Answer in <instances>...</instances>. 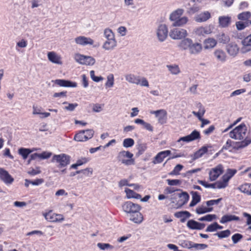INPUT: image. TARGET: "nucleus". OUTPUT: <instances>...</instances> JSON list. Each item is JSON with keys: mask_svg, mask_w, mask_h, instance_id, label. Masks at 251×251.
<instances>
[{"mask_svg": "<svg viewBox=\"0 0 251 251\" xmlns=\"http://www.w3.org/2000/svg\"><path fill=\"white\" fill-rule=\"evenodd\" d=\"M229 137L236 140L240 144L241 148L248 146L251 142V140L248 138V132L245 125L241 124L229 132Z\"/></svg>", "mask_w": 251, "mask_h": 251, "instance_id": "obj_1", "label": "nucleus"}, {"mask_svg": "<svg viewBox=\"0 0 251 251\" xmlns=\"http://www.w3.org/2000/svg\"><path fill=\"white\" fill-rule=\"evenodd\" d=\"M182 50H187L191 55H197L202 50V45L199 42H195L189 38L182 40L178 45Z\"/></svg>", "mask_w": 251, "mask_h": 251, "instance_id": "obj_2", "label": "nucleus"}, {"mask_svg": "<svg viewBox=\"0 0 251 251\" xmlns=\"http://www.w3.org/2000/svg\"><path fill=\"white\" fill-rule=\"evenodd\" d=\"M104 41L102 45V49L105 51H110L114 50L117 46V41L115 34L109 28H106L103 31Z\"/></svg>", "mask_w": 251, "mask_h": 251, "instance_id": "obj_3", "label": "nucleus"}, {"mask_svg": "<svg viewBox=\"0 0 251 251\" xmlns=\"http://www.w3.org/2000/svg\"><path fill=\"white\" fill-rule=\"evenodd\" d=\"M189 198V195L185 192L174 194L170 198L172 208L178 209L181 207L187 202Z\"/></svg>", "mask_w": 251, "mask_h": 251, "instance_id": "obj_4", "label": "nucleus"}, {"mask_svg": "<svg viewBox=\"0 0 251 251\" xmlns=\"http://www.w3.org/2000/svg\"><path fill=\"white\" fill-rule=\"evenodd\" d=\"M183 13L184 10L182 9H177L171 13L169 19L173 22L174 26H182L188 23V17H182Z\"/></svg>", "mask_w": 251, "mask_h": 251, "instance_id": "obj_5", "label": "nucleus"}, {"mask_svg": "<svg viewBox=\"0 0 251 251\" xmlns=\"http://www.w3.org/2000/svg\"><path fill=\"white\" fill-rule=\"evenodd\" d=\"M42 216L45 220L48 223H61L65 221L63 215L57 213L51 209L45 211L42 213Z\"/></svg>", "mask_w": 251, "mask_h": 251, "instance_id": "obj_6", "label": "nucleus"}, {"mask_svg": "<svg viewBox=\"0 0 251 251\" xmlns=\"http://www.w3.org/2000/svg\"><path fill=\"white\" fill-rule=\"evenodd\" d=\"M126 80L129 83L140 85L142 87H149V83L144 77H141L132 74H128L125 75Z\"/></svg>", "mask_w": 251, "mask_h": 251, "instance_id": "obj_7", "label": "nucleus"}, {"mask_svg": "<svg viewBox=\"0 0 251 251\" xmlns=\"http://www.w3.org/2000/svg\"><path fill=\"white\" fill-rule=\"evenodd\" d=\"M74 58L76 63L81 65L92 66L96 63L95 59L93 57L78 52L74 54Z\"/></svg>", "mask_w": 251, "mask_h": 251, "instance_id": "obj_8", "label": "nucleus"}, {"mask_svg": "<svg viewBox=\"0 0 251 251\" xmlns=\"http://www.w3.org/2000/svg\"><path fill=\"white\" fill-rule=\"evenodd\" d=\"M51 161L57 164L58 167L63 168L70 164V157L69 155L64 153L56 154L52 156Z\"/></svg>", "mask_w": 251, "mask_h": 251, "instance_id": "obj_9", "label": "nucleus"}, {"mask_svg": "<svg viewBox=\"0 0 251 251\" xmlns=\"http://www.w3.org/2000/svg\"><path fill=\"white\" fill-rule=\"evenodd\" d=\"M133 156V154L128 151H122L118 153L117 158L122 163L128 165L134 164Z\"/></svg>", "mask_w": 251, "mask_h": 251, "instance_id": "obj_10", "label": "nucleus"}, {"mask_svg": "<svg viewBox=\"0 0 251 251\" xmlns=\"http://www.w3.org/2000/svg\"><path fill=\"white\" fill-rule=\"evenodd\" d=\"M224 167L219 164L211 168L208 172V179L210 181H216L224 173Z\"/></svg>", "mask_w": 251, "mask_h": 251, "instance_id": "obj_11", "label": "nucleus"}, {"mask_svg": "<svg viewBox=\"0 0 251 251\" xmlns=\"http://www.w3.org/2000/svg\"><path fill=\"white\" fill-rule=\"evenodd\" d=\"M213 26L211 25L200 26L193 30L194 35L197 37H204L207 35L212 33Z\"/></svg>", "mask_w": 251, "mask_h": 251, "instance_id": "obj_12", "label": "nucleus"}, {"mask_svg": "<svg viewBox=\"0 0 251 251\" xmlns=\"http://www.w3.org/2000/svg\"><path fill=\"white\" fill-rule=\"evenodd\" d=\"M93 135L94 131L93 130H82L76 134L74 139L76 142H85L92 138Z\"/></svg>", "mask_w": 251, "mask_h": 251, "instance_id": "obj_13", "label": "nucleus"}, {"mask_svg": "<svg viewBox=\"0 0 251 251\" xmlns=\"http://www.w3.org/2000/svg\"><path fill=\"white\" fill-rule=\"evenodd\" d=\"M156 33L159 41L161 42L164 41L167 39L168 34L167 25L164 24H159L156 28Z\"/></svg>", "mask_w": 251, "mask_h": 251, "instance_id": "obj_14", "label": "nucleus"}, {"mask_svg": "<svg viewBox=\"0 0 251 251\" xmlns=\"http://www.w3.org/2000/svg\"><path fill=\"white\" fill-rule=\"evenodd\" d=\"M122 208L123 211L129 215L136 212L140 211L141 209V207L138 204L127 201L123 205Z\"/></svg>", "mask_w": 251, "mask_h": 251, "instance_id": "obj_15", "label": "nucleus"}, {"mask_svg": "<svg viewBox=\"0 0 251 251\" xmlns=\"http://www.w3.org/2000/svg\"><path fill=\"white\" fill-rule=\"evenodd\" d=\"M150 113L154 115L159 124L164 125L167 123V112L166 110L161 109L155 111H151Z\"/></svg>", "mask_w": 251, "mask_h": 251, "instance_id": "obj_16", "label": "nucleus"}, {"mask_svg": "<svg viewBox=\"0 0 251 251\" xmlns=\"http://www.w3.org/2000/svg\"><path fill=\"white\" fill-rule=\"evenodd\" d=\"M200 138L201 135L200 132L196 130H194L190 134L179 138L177 140V142L178 143H181L182 142L188 143L197 139H200Z\"/></svg>", "mask_w": 251, "mask_h": 251, "instance_id": "obj_17", "label": "nucleus"}, {"mask_svg": "<svg viewBox=\"0 0 251 251\" xmlns=\"http://www.w3.org/2000/svg\"><path fill=\"white\" fill-rule=\"evenodd\" d=\"M187 35V31L183 28H174L170 32V37L174 40H179Z\"/></svg>", "mask_w": 251, "mask_h": 251, "instance_id": "obj_18", "label": "nucleus"}, {"mask_svg": "<svg viewBox=\"0 0 251 251\" xmlns=\"http://www.w3.org/2000/svg\"><path fill=\"white\" fill-rule=\"evenodd\" d=\"M47 58L48 60L52 64L58 65L63 64L61 56L55 51L48 52L47 53Z\"/></svg>", "mask_w": 251, "mask_h": 251, "instance_id": "obj_19", "label": "nucleus"}, {"mask_svg": "<svg viewBox=\"0 0 251 251\" xmlns=\"http://www.w3.org/2000/svg\"><path fill=\"white\" fill-rule=\"evenodd\" d=\"M226 50L229 56L235 57L239 53V47L236 43L230 42L226 46Z\"/></svg>", "mask_w": 251, "mask_h": 251, "instance_id": "obj_20", "label": "nucleus"}, {"mask_svg": "<svg viewBox=\"0 0 251 251\" xmlns=\"http://www.w3.org/2000/svg\"><path fill=\"white\" fill-rule=\"evenodd\" d=\"M0 179L6 184H11L14 181V178L5 169L0 168Z\"/></svg>", "mask_w": 251, "mask_h": 251, "instance_id": "obj_21", "label": "nucleus"}, {"mask_svg": "<svg viewBox=\"0 0 251 251\" xmlns=\"http://www.w3.org/2000/svg\"><path fill=\"white\" fill-rule=\"evenodd\" d=\"M217 45V41L212 37H209L203 41L202 48L206 50H210L214 49Z\"/></svg>", "mask_w": 251, "mask_h": 251, "instance_id": "obj_22", "label": "nucleus"}, {"mask_svg": "<svg viewBox=\"0 0 251 251\" xmlns=\"http://www.w3.org/2000/svg\"><path fill=\"white\" fill-rule=\"evenodd\" d=\"M54 83L60 87L65 88H76L77 86L75 82L66 79H56Z\"/></svg>", "mask_w": 251, "mask_h": 251, "instance_id": "obj_23", "label": "nucleus"}, {"mask_svg": "<svg viewBox=\"0 0 251 251\" xmlns=\"http://www.w3.org/2000/svg\"><path fill=\"white\" fill-rule=\"evenodd\" d=\"M241 45V51L243 53H246L251 50V34L242 40Z\"/></svg>", "mask_w": 251, "mask_h": 251, "instance_id": "obj_24", "label": "nucleus"}, {"mask_svg": "<svg viewBox=\"0 0 251 251\" xmlns=\"http://www.w3.org/2000/svg\"><path fill=\"white\" fill-rule=\"evenodd\" d=\"M171 152L169 150H166L162 151L158 153L154 157L152 163L154 164H157L162 163L164 159L168 156L170 155Z\"/></svg>", "mask_w": 251, "mask_h": 251, "instance_id": "obj_25", "label": "nucleus"}, {"mask_svg": "<svg viewBox=\"0 0 251 251\" xmlns=\"http://www.w3.org/2000/svg\"><path fill=\"white\" fill-rule=\"evenodd\" d=\"M75 43L78 45L85 46V45H93L94 44V40L91 38L86 37L85 36H78L75 39Z\"/></svg>", "mask_w": 251, "mask_h": 251, "instance_id": "obj_26", "label": "nucleus"}, {"mask_svg": "<svg viewBox=\"0 0 251 251\" xmlns=\"http://www.w3.org/2000/svg\"><path fill=\"white\" fill-rule=\"evenodd\" d=\"M187 226L193 230H201L204 228L205 225L203 224L199 223L194 220H190L187 222Z\"/></svg>", "mask_w": 251, "mask_h": 251, "instance_id": "obj_27", "label": "nucleus"}, {"mask_svg": "<svg viewBox=\"0 0 251 251\" xmlns=\"http://www.w3.org/2000/svg\"><path fill=\"white\" fill-rule=\"evenodd\" d=\"M211 14L208 11L202 12L195 17V20L198 23H202L210 19Z\"/></svg>", "mask_w": 251, "mask_h": 251, "instance_id": "obj_28", "label": "nucleus"}, {"mask_svg": "<svg viewBox=\"0 0 251 251\" xmlns=\"http://www.w3.org/2000/svg\"><path fill=\"white\" fill-rule=\"evenodd\" d=\"M128 216L130 221L137 224H141L144 219L143 216L140 211H137L133 213L132 214H130Z\"/></svg>", "mask_w": 251, "mask_h": 251, "instance_id": "obj_29", "label": "nucleus"}, {"mask_svg": "<svg viewBox=\"0 0 251 251\" xmlns=\"http://www.w3.org/2000/svg\"><path fill=\"white\" fill-rule=\"evenodd\" d=\"M214 55L217 60L220 62H224L227 59L225 52L221 49H217L214 52Z\"/></svg>", "mask_w": 251, "mask_h": 251, "instance_id": "obj_30", "label": "nucleus"}, {"mask_svg": "<svg viewBox=\"0 0 251 251\" xmlns=\"http://www.w3.org/2000/svg\"><path fill=\"white\" fill-rule=\"evenodd\" d=\"M218 21L220 27H226L229 25L231 22V18L229 16H222L219 17Z\"/></svg>", "mask_w": 251, "mask_h": 251, "instance_id": "obj_31", "label": "nucleus"}, {"mask_svg": "<svg viewBox=\"0 0 251 251\" xmlns=\"http://www.w3.org/2000/svg\"><path fill=\"white\" fill-rule=\"evenodd\" d=\"M207 152V148L206 147H202L191 156V159L195 160L202 157Z\"/></svg>", "mask_w": 251, "mask_h": 251, "instance_id": "obj_32", "label": "nucleus"}, {"mask_svg": "<svg viewBox=\"0 0 251 251\" xmlns=\"http://www.w3.org/2000/svg\"><path fill=\"white\" fill-rule=\"evenodd\" d=\"M228 182L222 178L221 180L213 183V189H223L228 186Z\"/></svg>", "mask_w": 251, "mask_h": 251, "instance_id": "obj_33", "label": "nucleus"}, {"mask_svg": "<svg viewBox=\"0 0 251 251\" xmlns=\"http://www.w3.org/2000/svg\"><path fill=\"white\" fill-rule=\"evenodd\" d=\"M239 218L233 215L226 214L223 216L220 220V222L221 224H225L227 222H231L233 221H238Z\"/></svg>", "mask_w": 251, "mask_h": 251, "instance_id": "obj_34", "label": "nucleus"}, {"mask_svg": "<svg viewBox=\"0 0 251 251\" xmlns=\"http://www.w3.org/2000/svg\"><path fill=\"white\" fill-rule=\"evenodd\" d=\"M125 192L126 195V197L127 199H140V195L134 192L128 188H125Z\"/></svg>", "mask_w": 251, "mask_h": 251, "instance_id": "obj_35", "label": "nucleus"}, {"mask_svg": "<svg viewBox=\"0 0 251 251\" xmlns=\"http://www.w3.org/2000/svg\"><path fill=\"white\" fill-rule=\"evenodd\" d=\"M237 170L236 169L228 168L226 170V172L222 177L228 182L229 180L234 176Z\"/></svg>", "mask_w": 251, "mask_h": 251, "instance_id": "obj_36", "label": "nucleus"}, {"mask_svg": "<svg viewBox=\"0 0 251 251\" xmlns=\"http://www.w3.org/2000/svg\"><path fill=\"white\" fill-rule=\"evenodd\" d=\"M213 209L212 207H207L204 205H201L197 207L196 209V212L198 214L201 215L211 212Z\"/></svg>", "mask_w": 251, "mask_h": 251, "instance_id": "obj_37", "label": "nucleus"}, {"mask_svg": "<svg viewBox=\"0 0 251 251\" xmlns=\"http://www.w3.org/2000/svg\"><path fill=\"white\" fill-rule=\"evenodd\" d=\"M175 216L180 218L181 221L183 222L191 216V214L187 211H182L176 212L175 214Z\"/></svg>", "mask_w": 251, "mask_h": 251, "instance_id": "obj_38", "label": "nucleus"}, {"mask_svg": "<svg viewBox=\"0 0 251 251\" xmlns=\"http://www.w3.org/2000/svg\"><path fill=\"white\" fill-rule=\"evenodd\" d=\"M168 69L169 72L173 75H177L179 74L180 72L179 68L178 65L174 64V65H169L166 66Z\"/></svg>", "mask_w": 251, "mask_h": 251, "instance_id": "obj_39", "label": "nucleus"}, {"mask_svg": "<svg viewBox=\"0 0 251 251\" xmlns=\"http://www.w3.org/2000/svg\"><path fill=\"white\" fill-rule=\"evenodd\" d=\"M223 227L217 224V223L215 222L208 225L205 231L206 232H213L217 231L218 229H222Z\"/></svg>", "mask_w": 251, "mask_h": 251, "instance_id": "obj_40", "label": "nucleus"}, {"mask_svg": "<svg viewBox=\"0 0 251 251\" xmlns=\"http://www.w3.org/2000/svg\"><path fill=\"white\" fill-rule=\"evenodd\" d=\"M201 201L200 196L196 192L193 193L192 194V201L190 203V207H193L198 203Z\"/></svg>", "mask_w": 251, "mask_h": 251, "instance_id": "obj_41", "label": "nucleus"}, {"mask_svg": "<svg viewBox=\"0 0 251 251\" xmlns=\"http://www.w3.org/2000/svg\"><path fill=\"white\" fill-rule=\"evenodd\" d=\"M51 153L49 151H44L40 153H35L32 156L34 158H38L40 159H46L50 158Z\"/></svg>", "mask_w": 251, "mask_h": 251, "instance_id": "obj_42", "label": "nucleus"}, {"mask_svg": "<svg viewBox=\"0 0 251 251\" xmlns=\"http://www.w3.org/2000/svg\"><path fill=\"white\" fill-rule=\"evenodd\" d=\"M231 234V232L229 229L217 232L215 235L220 239L226 238L228 237Z\"/></svg>", "mask_w": 251, "mask_h": 251, "instance_id": "obj_43", "label": "nucleus"}, {"mask_svg": "<svg viewBox=\"0 0 251 251\" xmlns=\"http://www.w3.org/2000/svg\"><path fill=\"white\" fill-rule=\"evenodd\" d=\"M33 151V150H31L29 149L26 148H21L19 149L18 152L23 157L24 159H26L28 155Z\"/></svg>", "mask_w": 251, "mask_h": 251, "instance_id": "obj_44", "label": "nucleus"}, {"mask_svg": "<svg viewBox=\"0 0 251 251\" xmlns=\"http://www.w3.org/2000/svg\"><path fill=\"white\" fill-rule=\"evenodd\" d=\"M114 84V76L113 74H109L106 77L105 86L107 88H111Z\"/></svg>", "mask_w": 251, "mask_h": 251, "instance_id": "obj_45", "label": "nucleus"}, {"mask_svg": "<svg viewBox=\"0 0 251 251\" xmlns=\"http://www.w3.org/2000/svg\"><path fill=\"white\" fill-rule=\"evenodd\" d=\"M251 17V13L250 11H245L239 14L237 16L238 19L242 21L249 20Z\"/></svg>", "mask_w": 251, "mask_h": 251, "instance_id": "obj_46", "label": "nucleus"}, {"mask_svg": "<svg viewBox=\"0 0 251 251\" xmlns=\"http://www.w3.org/2000/svg\"><path fill=\"white\" fill-rule=\"evenodd\" d=\"M134 144L133 139L128 138L124 140L123 145L125 148H128L132 147Z\"/></svg>", "mask_w": 251, "mask_h": 251, "instance_id": "obj_47", "label": "nucleus"}, {"mask_svg": "<svg viewBox=\"0 0 251 251\" xmlns=\"http://www.w3.org/2000/svg\"><path fill=\"white\" fill-rule=\"evenodd\" d=\"M183 166L180 164H177L174 168L173 170L170 173V175H178L180 171L183 169Z\"/></svg>", "mask_w": 251, "mask_h": 251, "instance_id": "obj_48", "label": "nucleus"}, {"mask_svg": "<svg viewBox=\"0 0 251 251\" xmlns=\"http://www.w3.org/2000/svg\"><path fill=\"white\" fill-rule=\"evenodd\" d=\"M90 75L92 80L96 82L101 81L103 79V78L101 76H96L95 75V72L93 70L90 71Z\"/></svg>", "mask_w": 251, "mask_h": 251, "instance_id": "obj_49", "label": "nucleus"}, {"mask_svg": "<svg viewBox=\"0 0 251 251\" xmlns=\"http://www.w3.org/2000/svg\"><path fill=\"white\" fill-rule=\"evenodd\" d=\"M218 39L221 43L224 44L227 43L230 40L229 37L224 33L220 34L218 36Z\"/></svg>", "mask_w": 251, "mask_h": 251, "instance_id": "obj_50", "label": "nucleus"}, {"mask_svg": "<svg viewBox=\"0 0 251 251\" xmlns=\"http://www.w3.org/2000/svg\"><path fill=\"white\" fill-rule=\"evenodd\" d=\"M249 184H244L240 185L238 189L244 194H246L248 195L249 193Z\"/></svg>", "mask_w": 251, "mask_h": 251, "instance_id": "obj_51", "label": "nucleus"}, {"mask_svg": "<svg viewBox=\"0 0 251 251\" xmlns=\"http://www.w3.org/2000/svg\"><path fill=\"white\" fill-rule=\"evenodd\" d=\"M97 246L100 250L102 251L113 248L112 246L108 243H98Z\"/></svg>", "mask_w": 251, "mask_h": 251, "instance_id": "obj_52", "label": "nucleus"}, {"mask_svg": "<svg viewBox=\"0 0 251 251\" xmlns=\"http://www.w3.org/2000/svg\"><path fill=\"white\" fill-rule=\"evenodd\" d=\"M243 238V236L240 233H236L233 234L231 237V240L233 244H237Z\"/></svg>", "mask_w": 251, "mask_h": 251, "instance_id": "obj_53", "label": "nucleus"}, {"mask_svg": "<svg viewBox=\"0 0 251 251\" xmlns=\"http://www.w3.org/2000/svg\"><path fill=\"white\" fill-rule=\"evenodd\" d=\"M198 182L205 188L213 189V183H209L206 181L201 180H198Z\"/></svg>", "mask_w": 251, "mask_h": 251, "instance_id": "obj_54", "label": "nucleus"}, {"mask_svg": "<svg viewBox=\"0 0 251 251\" xmlns=\"http://www.w3.org/2000/svg\"><path fill=\"white\" fill-rule=\"evenodd\" d=\"M117 32L121 36H125L126 34L127 30L125 26H121L117 29Z\"/></svg>", "mask_w": 251, "mask_h": 251, "instance_id": "obj_55", "label": "nucleus"}, {"mask_svg": "<svg viewBox=\"0 0 251 251\" xmlns=\"http://www.w3.org/2000/svg\"><path fill=\"white\" fill-rule=\"evenodd\" d=\"M204 113L205 110L203 108L200 109L199 111L198 112H196L194 111L192 112L193 114L197 116L199 120H201V119H202V116L204 115Z\"/></svg>", "mask_w": 251, "mask_h": 251, "instance_id": "obj_56", "label": "nucleus"}, {"mask_svg": "<svg viewBox=\"0 0 251 251\" xmlns=\"http://www.w3.org/2000/svg\"><path fill=\"white\" fill-rule=\"evenodd\" d=\"M222 200L221 198H219L217 200H210L206 201V204L208 207H212V206L217 204L219 203Z\"/></svg>", "mask_w": 251, "mask_h": 251, "instance_id": "obj_57", "label": "nucleus"}, {"mask_svg": "<svg viewBox=\"0 0 251 251\" xmlns=\"http://www.w3.org/2000/svg\"><path fill=\"white\" fill-rule=\"evenodd\" d=\"M32 235H37L38 236H42L44 235L43 232L39 230H35L30 231L26 234V236H29Z\"/></svg>", "mask_w": 251, "mask_h": 251, "instance_id": "obj_58", "label": "nucleus"}, {"mask_svg": "<svg viewBox=\"0 0 251 251\" xmlns=\"http://www.w3.org/2000/svg\"><path fill=\"white\" fill-rule=\"evenodd\" d=\"M243 216L247 218L246 224L248 226V228L251 230V215L247 213H244Z\"/></svg>", "mask_w": 251, "mask_h": 251, "instance_id": "obj_59", "label": "nucleus"}, {"mask_svg": "<svg viewBox=\"0 0 251 251\" xmlns=\"http://www.w3.org/2000/svg\"><path fill=\"white\" fill-rule=\"evenodd\" d=\"M167 182L170 186H176L180 184L181 181L178 179H167Z\"/></svg>", "mask_w": 251, "mask_h": 251, "instance_id": "obj_60", "label": "nucleus"}, {"mask_svg": "<svg viewBox=\"0 0 251 251\" xmlns=\"http://www.w3.org/2000/svg\"><path fill=\"white\" fill-rule=\"evenodd\" d=\"M88 160L89 159H88V158L83 157L77 159V161H76V163H77L79 166H81L83 164H86L88 161Z\"/></svg>", "mask_w": 251, "mask_h": 251, "instance_id": "obj_61", "label": "nucleus"}, {"mask_svg": "<svg viewBox=\"0 0 251 251\" xmlns=\"http://www.w3.org/2000/svg\"><path fill=\"white\" fill-rule=\"evenodd\" d=\"M236 28L238 30H241L244 29L246 27V25L241 21L237 22L235 24Z\"/></svg>", "mask_w": 251, "mask_h": 251, "instance_id": "obj_62", "label": "nucleus"}, {"mask_svg": "<svg viewBox=\"0 0 251 251\" xmlns=\"http://www.w3.org/2000/svg\"><path fill=\"white\" fill-rule=\"evenodd\" d=\"M102 105L100 104H95L93 105L92 110L95 112H100L102 110Z\"/></svg>", "mask_w": 251, "mask_h": 251, "instance_id": "obj_63", "label": "nucleus"}, {"mask_svg": "<svg viewBox=\"0 0 251 251\" xmlns=\"http://www.w3.org/2000/svg\"><path fill=\"white\" fill-rule=\"evenodd\" d=\"M77 106V104L76 103H68V105L65 107V109L66 110L72 111H74Z\"/></svg>", "mask_w": 251, "mask_h": 251, "instance_id": "obj_64", "label": "nucleus"}]
</instances>
